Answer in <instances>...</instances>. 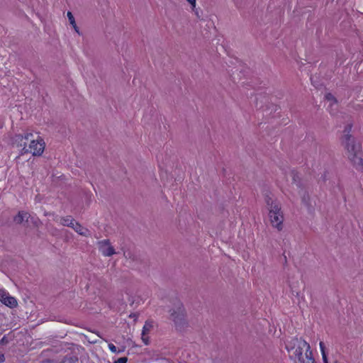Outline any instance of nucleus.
I'll return each mask as SVG.
<instances>
[{
	"instance_id": "nucleus-1",
	"label": "nucleus",
	"mask_w": 363,
	"mask_h": 363,
	"mask_svg": "<svg viewBox=\"0 0 363 363\" xmlns=\"http://www.w3.org/2000/svg\"><path fill=\"white\" fill-rule=\"evenodd\" d=\"M162 307L169 313V319L174 323L178 331L184 330L189 325L186 320V313L184 305L177 298L175 293L164 296L162 298Z\"/></svg>"
},
{
	"instance_id": "nucleus-2",
	"label": "nucleus",
	"mask_w": 363,
	"mask_h": 363,
	"mask_svg": "<svg viewBox=\"0 0 363 363\" xmlns=\"http://www.w3.org/2000/svg\"><path fill=\"white\" fill-rule=\"evenodd\" d=\"M285 345L294 363H316L310 345L301 337H291L286 340Z\"/></svg>"
},
{
	"instance_id": "nucleus-3",
	"label": "nucleus",
	"mask_w": 363,
	"mask_h": 363,
	"mask_svg": "<svg viewBox=\"0 0 363 363\" xmlns=\"http://www.w3.org/2000/svg\"><path fill=\"white\" fill-rule=\"evenodd\" d=\"M264 201L269 211V216L272 225L279 231L283 229L284 216L280 203L274 199L272 196L267 194Z\"/></svg>"
},
{
	"instance_id": "nucleus-4",
	"label": "nucleus",
	"mask_w": 363,
	"mask_h": 363,
	"mask_svg": "<svg viewBox=\"0 0 363 363\" xmlns=\"http://www.w3.org/2000/svg\"><path fill=\"white\" fill-rule=\"evenodd\" d=\"M33 138V135L31 133H28L24 135H17L16 136V141L22 142L23 140H30L29 149L26 148V142H24L23 144H20V146L22 147V155L30 152L33 156H40L43 153L45 145L44 140L40 137H38L36 140Z\"/></svg>"
},
{
	"instance_id": "nucleus-5",
	"label": "nucleus",
	"mask_w": 363,
	"mask_h": 363,
	"mask_svg": "<svg viewBox=\"0 0 363 363\" xmlns=\"http://www.w3.org/2000/svg\"><path fill=\"white\" fill-rule=\"evenodd\" d=\"M342 143L347 150V157L353 165L363 170V160L358 156L359 146L356 144L353 137L350 134L344 135Z\"/></svg>"
},
{
	"instance_id": "nucleus-6",
	"label": "nucleus",
	"mask_w": 363,
	"mask_h": 363,
	"mask_svg": "<svg viewBox=\"0 0 363 363\" xmlns=\"http://www.w3.org/2000/svg\"><path fill=\"white\" fill-rule=\"evenodd\" d=\"M99 251L105 257H111L116 254L115 249L111 245L109 240H103L97 242Z\"/></svg>"
},
{
	"instance_id": "nucleus-7",
	"label": "nucleus",
	"mask_w": 363,
	"mask_h": 363,
	"mask_svg": "<svg viewBox=\"0 0 363 363\" xmlns=\"http://www.w3.org/2000/svg\"><path fill=\"white\" fill-rule=\"evenodd\" d=\"M0 301L5 306L13 308L17 306L18 302L15 297L10 294L4 289V293L0 296Z\"/></svg>"
},
{
	"instance_id": "nucleus-8",
	"label": "nucleus",
	"mask_w": 363,
	"mask_h": 363,
	"mask_svg": "<svg viewBox=\"0 0 363 363\" xmlns=\"http://www.w3.org/2000/svg\"><path fill=\"white\" fill-rule=\"evenodd\" d=\"M72 228L74 229V230L79 234L80 235L88 237L90 235L89 230L84 228L79 223L74 221V225L72 226Z\"/></svg>"
},
{
	"instance_id": "nucleus-9",
	"label": "nucleus",
	"mask_w": 363,
	"mask_h": 363,
	"mask_svg": "<svg viewBox=\"0 0 363 363\" xmlns=\"http://www.w3.org/2000/svg\"><path fill=\"white\" fill-rule=\"evenodd\" d=\"M30 214L26 211H19L18 213L13 218L15 223L21 224L24 220L28 221Z\"/></svg>"
},
{
	"instance_id": "nucleus-10",
	"label": "nucleus",
	"mask_w": 363,
	"mask_h": 363,
	"mask_svg": "<svg viewBox=\"0 0 363 363\" xmlns=\"http://www.w3.org/2000/svg\"><path fill=\"white\" fill-rule=\"evenodd\" d=\"M290 175L292 179V184H295L298 188L301 189L302 184L301 183V179L298 174L295 171H291Z\"/></svg>"
},
{
	"instance_id": "nucleus-11",
	"label": "nucleus",
	"mask_w": 363,
	"mask_h": 363,
	"mask_svg": "<svg viewBox=\"0 0 363 363\" xmlns=\"http://www.w3.org/2000/svg\"><path fill=\"white\" fill-rule=\"evenodd\" d=\"M74 219L70 216H67L60 218L61 225L64 226H68L70 228H72V226L74 225Z\"/></svg>"
},
{
	"instance_id": "nucleus-12",
	"label": "nucleus",
	"mask_w": 363,
	"mask_h": 363,
	"mask_svg": "<svg viewBox=\"0 0 363 363\" xmlns=\"http://www.w3.org/2000/svg\"><path fill=\"white\" fill-rule=\"evenodd\" d=\"M67 16L68 17V19L69 21V23L72 26L73 28L74 29V30L78 33L79 34V28L78 26H77L76 24V22H75V20H74V16L72 15V12L70 11H68L67 13Z\"/></svg>"
},
{
	"instance_id": "nucleus-13",
	"label": "nucleus",
	"mask_w": 363,
	"mask_h": 363,
	"mask_svg": "<svg viewBox=\"0 0 363 363\" xmlns=\"http://www.w3.org/2000/svg\"><path fill=\"white\" fill-rule=\"evenodd\" d=\"M152 328V325L147 323H146L145 324V325L143 326V332H142V339L143 340V342L147 345L148 344V341L145 338V333L149 331L150 330V328Z\"/></svg>"
},
{
	"instance_id": "nucleus-14",
	"label": "nucleus",
	"mask_w": 363,
	"mask_h": 363,
	"mask_svg": "<svg viewBox=\"0 0 363 363\" xmlns=\"http://www.w3.org/2000/svg\"><path fill=\"white\" fill-rule=\"evenodd\" d=\"M325 99L328 101H330L331 102V104L330 106L333 105V104H337V99L336 98L330 93H328L325 96Z\"/></svg>"
},
{
	"instance_id": "nucleus-15",
	"label": "nucleus",
	"mask_w": 363,
	"mask_h": 363,
	"mask_svg": "<svg viewBox=\"0 0 363 363\" xmlns=\"http://www.w3.org/2000/svg\"><path fill=\"white\" fill-rule=\"evenodd\" d=\"M191 6V10L195 12L196 15L199 16L198 12L196 9V0H186Z\"/></svg>"
},
{
	"instance_id": "nucleus-16",
	"label": "nucleus",
	"mask_w": 363,
	"mask_h": 363,
	"mask_svg": "<svg viewBox=\"0 0 363 363\" xmlns=\"http://www.w3.org/2000/svg\"><path fill=\"white\" fill-rule=\"evenodd\" d=\"M123 255L126 259H130L132 260L135 259L134 255H133V253L130 251L124 252Z\"/></svg>"
},
{
	"instance_id": "nucleus-17",
	"label": "nucleus",
	"mask_w": 363,
	"mask_h": 363,
	"mask_svg": "<svg viewBox=\"0 0 363 363\" xmlns=\"http://www.w3.org/2000/svg\"><path fill=\"white\" fill-rule=\"evenodd\" d=\"M9 342V340L6 335H4L1 340H0V345H6Z\"/></svg>"
},
{
	"instance_id": "nucleus-18",
	"label": "nucleus",
	"mask_w": 363,
	"mask_h": 363,
	"mask_svg": "<svg viewBox=\"0 0 363 363\" xmlns=\"http://www.w3.org/2000/svg\"><path fill=\"white\" fill-rule=\"evenodd\" d=\"M108 348L113 353H119L120 352V351L117 350L116 347L112 343L108 344Z\"/></svg>"
},
{
	"instance_id": "nucleus-19",
	"label": "nucleus",
	"mask_w": 363,
	"mask_h": 363,
	"mask_svg": "<svg viewBox=\"0 0 363 363\" xmlns=\"http://www.w3.org/2000/svg\"><path fill=\"white\" fill-rule=\"evenodd\" d=\"M319 345H320V350H321L323 358V357H326L327 356H326L325 352L324 343L323 342H320Z\"/></svg>"
},
{
	"instance_id": "nucleus-20",
	"label": "nucleus",
	"mask_w": 363,
	"mask_h": 363,
	"mask_svg": "<svg viewBox=\"0 0 363 363\" xmlns=\"http://www.w3.org/2000/svg\"><path fill=\"white\" fill-rule=\"evenodd\" d=\"M128 362V358L126 357H123L118 358L113 363H126Z\"/></svg>"
},
{
	"instance_id": "nucleus-21",
	"label": "nucleus",
	"mask_w": 363,
	"mask_h": 363,
	"mask_svg": "<svg viewBox=\"0 0 363 363\" xmlns=\"http://www.w3.org/2000/svg\"><path fill=\"white\" fill-rule=\"evenodd\" d=\"M302 201L306 205H308L309 195L308 194H304L302 197Z\"/></svg>"
},
{
	"instance_id": "nucleus-22",
	"label": "nucleus",
	"mask_w": 363,
	"mask_h": 363,
	"mask_svg": "<svg viewBox=\"0 0 363 363\" xmlns=\"http://www.w3.org/2000/svg\"><path fill=\"white\" fill-rule=\"evenodd\" d=\"M351 129H352V125H350V124H349V125H347L345 127V130H344V133H345V134H344V135H345V134H350V131H351Z\"/></svg>"
},
{
	"instance_id": "nucleus-23",
	"label": "nucleus",
	"mask_w": 363,
	"mask_h": 363,
	"mask_svg": "<svg viewBox=\"0 0 363 363\" xmlns=\"http://www.w3.org/2000/svg\"><path fill=\"white\" fill-rule=\"evenodd\" d=\"M5 361V357L3 354H0V362H3Z\"/></svg>"
},
{
	"instance_id": "nucleus-24",
	"label": "nucleus",
	"mask_w": 363,
	"mask_h": 363,
	"mask_svg": "<svg viewBox=\"0 0 363 363\" xmlns=\"http://www.w3.org/2000/svg\"><path fill=\"white\" fill-rule=\"evenodd\" d=\"M323 363H328V362L327 357H323Z\"/></svg>"
},
{
	"instance_id": "nucleus-25",
	"label": "nucleus",
	"mask_w": 363,
	"mask_h": 363,
	"mask_svg": "<svg viewBox=\"0 0 363 363\" xmlns=\"http://www.w3.org/2000/svg\"><path fill=\"white\" fill-rule=\"evenodd\" d=\"M130 317L134 318V317H135V314H131V315H130Z\"/></svg>"
}]
</instances>
